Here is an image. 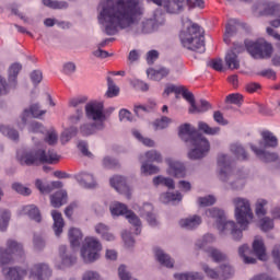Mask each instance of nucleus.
<instances>
[{"instance_id": "79ce46f5", "label": "nucleus", "mask_w": 280, "mask_h": 280, "mask_svg": "<svg viewBox=\"0 0 280 280\" xmlns=\"http://www.w3.org/2000/svg\"><path fill=\"white\" fill-rule=\"evenodd\" d=\"M153 210L152 205L150 203H145L143 206V211L142 215H144L147 218V222L150 224V226H156V224H159V222L156 221V217L154 215V213L150 212Z\"/></svg>"}, {"instance_id": "412c9836", "label": "nucleus", "mask_w": 280, "mask_h": 280, "mask_svg": "<svg viewBox=\"0 0 280 280\" xmlns=\"http://www.w3.org/2000/svg\"><path fill=\"white\" fill-rule=\"evenodd\" d=\"M262 140L259 141L260 150H266V148H277L279 145V140L277 137L269 130L261 131Z\"/></svg>"}, {"instance_id": "6ab92c4d", "label": "nucleus", "mask_w": 280, "mask_h": 280, "mask_svg": "<svg viewBox=\"0 0 280 280\" xmlns=\"http://www.w3.org/2000/svg\"><path fill=\"white\" fill-rule=\"evenodd\" d=\"M59 255L61 257V264L57 265V268L59 270H62L63 268H69L70 266H73L77 261V257L73 254H67V246L61 245L59 247Z\"/></svg>"}, {"instance_id": "393cba45", "label": "nucleus", "mask_w": 280, "mask_h": 280, "mask_svg": "<svg viewBox=\"0 0 280 280\" xmlns=\"http://www.w3.org/2000/svg\"><path fill=\"white\" fill-rule=\"evenodd\" d=\"M202 224V218L200 215H192L190 218L182 219L179 221V225L182 229H186L187 231H194V229H198Z\"/></svg>"}, {"instance_id": "de8ad7c7", "label": "nucleus", "mask_w": 280, "mask_h": 280, "mask_svg": "<svg viewBox=\"0 0 280 280\" xmlns=\"http://www.w3.org/2000/svg\"><path fill=\"white\" fill-rule=\"evenodd\" d=\"M43 4L46 8H51V10H67L69 8V4L65 1L43 0Z\"/></svg>"}, {"instance_id": "20e7f679", "label": "nucleus", "mask_w": 280, "mask_h": 280, "mask_svg": "<svg viewBox=\"0 0 280 280\" xmlns=\"http://www.w3.org/2000/svg\"><path fill=\"white\" fill-rule=\"evenodd\" d=\"M179 40L182 46L189 51H196L197 54L207 51L205 47V30L196 23L179 33Z\"/></svg>"}, {"instance_id": "ea45409f", "label": "nucleus", "mask_w": 280, "mask_h": 280, "mask_svg": "<svg viewBox=\"0 0 280 280\" xmlns=\"http://www.w3.org/2000/svg\"><path fill=\"white\" fill-rule=\"evenodd\" d=\"M23 69V66L20 63H13L9 68V82L11 86H16V78H19V73Z\"/></svg>"}, {"instance_id": "3c124183", "label": "nucleus", "mask_w": 280, "mask_h": 280, "mask_svg": "<svg viewBox=\"0 0 280 280\" xmlns=\"http://www.w3.org/2000/svg\"><path fill=\"white\" fill-rule=\"evenodd\" d=\"M249 247L244 244L238 248V255L240 257H242L244 264H256L257 259L253 258V257H248L246 256V253H248Z\"/></svg>"}, {"instance_id": "f3484780", "label": "nucleus", "mask_w": 280, "mask_h": 280, "mask_svg": "<svg viewBox=\"0 0 280 280\" xmlns=\"http://www.w3.org/2000/svg\"><path fill=\"white\" fill-rule=\"evenodd\" d=\"M249 145L250 150L260 161H262V163H275V161L279 160V155L275 152H268L266 149H259L255 144Z\"/></svg>"}, {"instance_id": "f704fd0d", "label": "nucleus", "mask_w": 280, "mask_h": 280, "mask_svg": "<svg viewBox=\"0 0 280 280\" xmlns=\"http://www.w3.org/2000/svg\"><path fill=\"white\" fill-rule=\"evenodd\" d=\"M67 202V191L59 190L50 196V203L51 207H55V209H59V207H62V205H66Z\"/></svg>"}, {"instance_id": "4be33fe9", "label": "nucleus", "mask_w": 280, "mask_h": 280, "mask_svg": "<svg viewBox=\"0 0 280 280\" xmlns=\"http://www.w3.org/2000/svg\"><path fill=\"white\" fill-rule=\"evenodd\" d=\"M47 110H40V105L38 104H33L30 106V109H24L23 114L21 116L22 119V125L26 126L27 125V117L32 115V117H35V119H38V117H43Z\"/></svg>"}, {"instance_id": "39448f33", "label": "nucleus", "mask_w": 280, "mask_h": 280, "mask_svg": "<svg viewBox=\"0 0 280 280\" xmlns=\"http://www.w3.org/2000/svg\"><path fill=\"white\" fill-rule=\"evenodd\" d=\"M60 161V155L56 153L55 150H33L23 153L20 158L21 165H27L28 167L32 165H40L43 163H48L49 165H54V163H58Z\"/></svg>"}, {"instance_id": "58836bf2", "label": "nucleus", "mask_w": 280, "mask_h": 280, "mask_svg": "<svg viewBox=\"0 0 280 280\" xmlns=\"http://www.w3.org/2000/svg\"><path fill=\"white\" fill-rule=\"evenodd\" d=\"M212 108L213 105H211V103H209L207 100H200L199 105H196L195 103L192 107L189 108V113H207Z\"/></svg>"}, {"instance_id": "864d4df0", "label": "nucleus", "mask_w": 280, "mask_h": 280, "mask_svg": "<svg viewBox=\"0 0 280 280\" xmlns=\"http://www.w3.org/2000/svg\"><path fill=\"white\" fill-rule=\"evenodd\" d=\"M75 135H78V128L70 127L69 129H66L61 133V143H69V141H71Z\"/></svg>"}, {"instance_id": "c85d7f7f", "label": "nucleus", "mask_w": 280, "mask_h": 280, "mask_svg": "<svg viewBox=\"0 0 280 280\" xmlns=\"http://www.w3.org/2000/svg\"><path fill=\"white\" fill-rule=\"evenodd\" d=\"M35 187L40 191V194H51L54 189H62V182H51L50 185H43V180L36 179Z\"/></svg>"}, {"instance_id": "2eb2a0df", "label": "nucleus", "mask_w": 280, "mask_h": 280, "mask_svg": "<svg viewBox=\"0 0 280 280\" xmlns=\"http://www.w3.org/2000/svg\"><path fill=\"white\" fill-rule=\"evenodd\" d=\"M84 104H86V97L80 96L75 98H71L69 102V106H72V108H77V116L70 117L71 124H78L80 119H82V115H84Z\"/></svg>"}, {"instance_id": "680f3d73", "label": "nucleus", "mask_w": 280, "mask_h": 280, "mask_svg": "<svg viewBox=\"0 0 280 280\" xmlns=\"http://www.w3.org/2000/svg\"><path fill=\"white\" fill-rule=\"evenodd\" d=\"M133 137H136V139H138V141H141V143H143V145H147V148H154V142L152 139L150 138H143V136H141V132L135 130L132 132Z\"/></svg>"}, {"instance_id": "6e6d98bb", "label": "nucleus", "mask_w": 280, "mask_h": 280, "mask_svg": "<svg viewBox=\"0 0 280 280\" xmlns=\"http://www.w3.org/2000/svg\"><path fill=\"white\" fill-rule=\"evenodd\" d=\"M145 159L149 163H162L163 162V156L156 150H151V151L147 152Z\"/></svg>"}, {"instance_id": "338daca9", "label": "nucleus", "mask_w": 280, "mask_h": 280, "mask_svg": "<svg viewBox=\"0 0 280 280\" xmlns=\"http://www.w3.org/2000/svg\"><path fill=\"white\" fill-rule=\"evenodd\" d=\"M202 270L210 279L220 280V271H215L214 269L209 268L207 265L202 266Z\"/></svg>"}, {"instance_id": "09e8293b", "label": "nucleus", "mask_w": 280, "mask_h": 280, "mask_svg": "<svg viewBox=\"0 0 280 280\" xmlns=\"http://www.w3.org/2000/svg\"><path fill=\"white\" fill-rule=\"evenodd\" d=\"M153 184L155 186L164 185V187H167L168 189H174L176 187V185L174 184V179H172L170 177H163V176L154 177Z\"/></svg>"}, {"instance_id": "7c9ffc66", "label": "nucleus", "mask_w": 280, "mask_h": 280, "mask_svg": "<svg viewBox=\"0 0 280 280\" xmlns=\"http://www.w3.org/2000/svg\"><path fill=\"white\" fill-rule=\"evenodd\" d=\"M230 152H232L238 161H248V153L246 152V149H244V147L238 142L230 145Z\"/></svg>"}, {"instance_id": "b1692460", "label": "nucleus", "mask_w": 280, "mask_h": 280, "mask_svg": "<svg viewBox=\"0 0 280 280\" xmlns=\"http://www.w3.org/2000/svg\"><path fill=\"white\" fill-rule=\"evenodd\" d=\"M75 180L81 185V187H85V189H93L95 187V177L89 173H79L75 175Z\"/></svg>"}, {"instance_id": "a18cd8bd", "label": "nucleus", "mask_w": 280, "mask_h": 280, "mask_svg": "<svg viewBox=\"0 0 280 280\" xmlns=\"http://www.w3.org/2000/svg\"><path fill=\"white\" fill-rule=\"evenodd\" d=\"M161 200L164 203L167 202H180L183 200V194L180 192H165L161 195Z\"/></svg>"}, {"instance_id": "4c0bfd02", "label": "nucleus", "mask_w": 280, "mask_h": 280, "mask_svg": "<svg viewBox=\"0 0 280 280\" xmlns=\"http://www.w3.org/2000/svg\"><path fill=\"white\" fill-rule=\"evenodd\" d=\"M260 14L261 16H280V4H275L272 2L265 3Z\"/></svg>"}, {"instance_id": "603ef678", "label": "nucleus", "mask_w": 280, "mask_h": 280, "mask_svg": "<svg viewBox=\"0 0 280 280\" xmlns=\"http://www.w3.org/2000/svg\"><path fill=\"white\" fill-rule=\"evenodd\" d=\"M226 104H234L235 106H242L244 103V95L240 93H233L226 96Z\"/></svg>"}, {"instance_id": "5701e85b", "label": "nucleus", "mask_w": 280, "mask_h": 280, "mask_svg": "<svg viewBox=\"0 0 280 280\" xmlns=\"http://www.w3.org/2000/svg\"><path fill=\"white\" fill-rule=\"evenodd\" d=\"M2 272L5 279H9V280H23V278L27 276V270L19 267L3 268Z\"/></svg>"}, {"instance_id": "c9c22d12", "label": "nucleus", "mask_w": 280, "mask_h": 280, "mask_svg": "<svg viewBox=\"0 0 280 280\" xmlns=\"http://www.w3.org/2000/svg\"><path fill=\"white\" fill-rule=\"evenodd\" d=\"M237 25H240V22L237 20L233 19L230 20L225 26V34L223 37L224 43L229 45L231 43V36H233L237 32Z\"/></svg>"}, {"instance_id": "473e14b6", "label": "nucleus", "mask_w": 280, "mask_h": 280, "mask_svg": "<svg viewBox=\"0 0 280 280\" xmlns=\"http://www.w3.org/2000/svg\"><path fill=\"white\" fill-rule=\"evenodd\" d=\"M185 0H167V3L164 5L168 14H178L183 12V5Z\"/></svg>"}, {"instance_id": "f8f14e48", "label": "nucleus", "mask_w": 280, "mask_h": 280, "mask_svg": "<svg viewBox=\"0 0 280 280\" xmlns=\"http://www.w3.org/2000/svg\"><path fill=\"white\" fill-rule=\"evenodd\" d=\"M213 242H215V236H213V234H206L197 246L198 248L206 250V253H208V257H210L215 264L226 261V255H224L222 252L215 247H207L208 244H213Z\"/></svg>"}, {"instance_id": "37998d69", "label": "nucleus", "mask_w": 280, "mask_h": 280, "mask_svg": "<svg viewBox=\"0 0 280 280\" xmlns=\"http://www.w3.org/2000/svg\"><path fill=\"white\" fill-rule=\"evenodd\" d=\"M0 132L11 141H19V131L16 129L0 125Z\"/></svg>"}, {"instance_id": "9d476101", "label": "nucleus", "mask_w": 280, "mask_h": 280, "mask_svg": "<svg viewBox=\"0 0 280 280\" xmlns=\"http://www.w3.org/2000/svg\"><path fill=\"white\" fill-rule=\"evenodd\" d=\"M164 24L165 15L161 11H154L152 18L145 19L140 23L136 34H152Z\"/></svg>"}, {"instance_id": "9b49d317", "label": "nucleus", "mask_w": 280, "mask_h": 280, "mask_svg": "<svg viewBox=\"0 0 280 280\" xmlns=\"http://www.w3.org/2000/svg\"><path fill=\"white\" fill-rule=\"evenodd\" d=\"M112 215H125L127 220L136 226V235L141 233V220L135 212L128 210V207L121 202H116L110 207Z\"/></svg>"}, {"instance_id": "4d7b16f0", "label": "nucleus", "mask_w": 280, "mask_h": 280, "mask_svg": "<svg viewBox=\"0 0 280 280\" xmlns=\"http://www.w3.org/2000/svg\"><path fill=\"white\" fill-rule=\"evenodd\" d=\"M220 280L231 279L233 277V268L230 265H222L219 269Z\"/></svg>"}, {"instance_id": "f03ea898", "label": "nucleus", "mask_w": 280, "mask_h": 280, "mask_svg": "<svg viewBox=\"0 0 280 280\" xmlns=\"http://www.w3.org/2000/svg\"><path fill=\"white\" fill-rule=\"evenodd\" d=\"M235 207V218L241 229H237V224L234 221H226L224 211L218 208H211L206 210L207 218H212L217 222V229L220 233H231L233 240L240 242L244 236L242 231H246L250 221L253 220V210L250 209V201L248 199L236 197L233 199Z\"/></svg>"}, {"instance_id": "5fc2aeb1", "label": "nucleus", "mask_w": 280, "mask_h": 280, "mask_svg": "<svg viewBox=\"0 0 280 280\" xmlns=\"http://www.w3.org/2000/svg\"><path fill=\"white\" fill-rule=\"evenodd\" d=\"M179 95L186 100L190 104V108L196 104V98L194 97V93L189 92L185 86H179Z\"/></svg>"}, {"instance_id": "a19ab883", "label": "nucleus", "mask_w": 280, "mask_h": 280, "mask_svg": "<svg viewBox=\"0 0 280 280\" xmlns=\"http://www.w3.org/2000/svg\"><path fill=\"white\" fill-rule=\"evenodd\" d=\"M198 130H200L205 135H209L210 137H215V135H220V127H211L205 121L198 122Z\"/></svg>"}, {"instance_id": "f257e3e1", "label": "nucleus", "mask_w": 280, "mask_h": 280, "mask_svg": "<svg viewBox=\"0 0 280 280\" xmlns=\"http://www.w3.org/2000/svg\"><path fill=\"white\" fill-rule=\"evenodd\" d=\"M98 10V23L104 25L107 36H115L118 30H128L145 12L140 0H103Z\"/></svg>"}, {"instance_id": "dca6fc26", "label": "nucleus", "mask_w": 280, "mask_h": 280, "mask_svg": "<svg viewBox=\"0 0 280 280\" xmlns=\"http://www.w3.org/2000/svg\"><path fill=\"white\" fill-rule=\"evenodd\" d=\"M110 186L118 191V194H125L126 198L130 200V188L126 184V178L124 176L116 175L109 180Z\"/></svg>"}, {"instance_id": "7ed1b4c3", "label": "nucleus", "mask_w": 280, "mask_h": 280, "mask_svg": "<svg viewBox=\"0 0 280 280\" xmlns=\"http://www.w3.org/2000/svg\"><path fill=\"white\" fill-rule=\"evenodd\" d=\"M178 136L185 143H190L192 150L188 152V159L190 161H198V159H205L209 150H211V144L209 140L199 133L196 128L191 127L189 124H184L179 127Z\"/></svg>"}, {"instance_id": "774afa93", "label": "nucleus", "mask_w": 280, "mask_h": 280, "mask_svg": "<svg viewBox=\"0 0 280 280\" xmlns=\"http://www.w3.org/2000/svg\"><path fill=\"white\" fill-rule=\"evenodd\" d=\"M82 280H102L97 271H85L83 273Z\"/></svg>"}, {"instance_id": "423d86ee", "label": "nucleus", "mask_w": 280, "mask_h": 280, "mask_svg": "<svg viewBox=\"0 0 280 280\" xmlns=\"http://www.w3.org/2000/svg\"><path fill=\"white\" fill-rule=\"evenodd\" d=\"M23 245L12 238L7 241V248L0 247V266L12 264L16 257H23Z\"/></svg>"}, {"instance_id": "0e129e2a", "label": "nucleus", "mask_w": 280, "mask_h": 280, "mask_svg": "<svg viewBox=\"0 0 280 280\" xmlns=\"http://www.w3.org/2000/svg\"><path fill=\"white\" fill-rule=\"evenodd\" d=\"M268 205V201H266V199H259L256 203V215H258V218H261L262 215H266V209L264 207H266Z\"/></svg>"}, {"instance_id": "0eeeda50", "label": "nucleus", "mask_w": 280, "mask_h": 280, "mask_svg": "<svg viewBox=\"0 0 280 280\" xmlns=\"http://www.w3.org/2000/svg\"><path fill=\"white\" fill-rule=\"evenodd\" d=\"M100 253H102V243L100 240L93 236L85 238V244L81 248V257L85 264H93L100 259Z\"/></svg>"}, {"instance_id": "2f4dec72", "label": "nucleus", "mask_w": 280, "mask_h": 280, "mask_svg": "<svg viewBox=\"0 0 280 280\" xmlns=\"http://www.w3.org/2000/svg\"><path fill=\"white\" fill-rule=\"evenodd\" d=\"M22 213H24V215H28V218L35 222L39 223L43 221L40 210H38V208L34 205L25 206L22 210Z\"/></svg>"}, {"instance_id": "1a4fd4ad", "label": "nucleus", "mask_w": 280, "mask_h": 280, "mask_svg": "<svg viewBox=\"0 0 280 280\" xmlns=\"http://www.w3.org/2000/svg\"><path fill=\"white\" fill-rule=\"evenodd\" d=\"M85 115L92 121H98V130H104V121H106V114H104V103L90 102L85 105Z\"/></svg>"}, {"instance_id": "a211bd4d", "label": "nucleus", "mask_w": 280, "mask_h": 280, "mask_svg": "<svg viewBox=\"0 0 280 280\" xmlns=\"http://www.w3.org/2000/svg\"><path fill=\"white\" fill-rule=\"evenodd\" d=\"M30 277L37 280H47L51 277V269L46 264H37L31 269Z\"/></svg>"}, {"instance_id": "a878e982", "label": "nucleus", "mask_w": 280, "mask_h": 280, "mask_svg": "<svg viewBox=\"0 0 280 280\" xmlns=\"http://www.w3.org/2000/svg\"><path fill=\"white\" fill-rule=\"evenodd\" d=\"M52 220H54V232L57 237L62 235V229H65V219H62V213L58 212V210L51 211Z\"/></svg>"}, {"instance_id": "e433bc0d", "label": "nucleus", "mask_w": 280, "mask_h": 280, "mask_svg": "<svg viewBox=\"0 0 280 280\" xmlns=\"http://www.w3.org/2000/svg\"><path fill=\"white\" fill-rule=\"evenodd\" d=\"M68 237L72 248H78L82 242V231H80V229L71 228L69 230Z\"/></svg>"}, {"instance_id": "e2e57ef3", "label": "nucleus", "mask_w": 280, "mask_h": 280, "mask_svg": "<svg viewBox=\"0 0 280 280\" xmlns=\"http://www.w3.org/2000/svg\"><path fill=\"white\" fill-rule=\"evenodd\" d=\"M198 202L200 207H211L215 205V197L209 195L207 197H199Z\"/></svg>"}, {"instance_id": "bf43d9fd", "label": "nucleus", "mask_w": 280, "mask_h": 280, "mask_svg": "<svg viewBox=\"0 0 280 280\" xmlns=\"http://www.w3.org/2000/svg\"><path fill=\"white\" fill-rule=\"evenodd\" d=\"M10 222V212L0 209V231H5Z\"/></svg>"}, {"instance_id": "49530a36", "label": "nucleus", "mask_w": 280, "mask_h": 280, "mask_svg": "<svg viewBox=\"0 0 280 280\" xmlns=\"http://www.w3.org/2000/svg\"><path fill=\"white\" fill-rule=\"evenodd\" d=\"M97 128V122L85 124L80 127V133L82 135V137H91V135H95L96 130H98Z\"/></svg>"}, {"instance_id": "bb28decb", "label": "nucleus", "mask_w": 280, "mask_h": 280, "mask_svg": "<svg viewBox=\"0 0 280 280\" xmlns=\"http://www.w3.org/2000/svg\"><path fill=\"white\" fill-rule=\"evenodd\" d=\"M147 75L150 80H154L155 82H161L163 78H167L170 75V69L162 67L159 69L150 68L147 70Z\"/></svg>"}, {"instance_id": "cd10ccee", "label": "nucleus", "mask_w": 280, "mask_h": 280, "mask_svg": "<svg viewBox=\"0 0 280 280\" xmlns=\"http://www.w3.org/2000/svg\"><path fill=\"white\" fill-rule=\"evenodd\" d=\"M253 250L256 257L260 261H266L268 259V255L266 254V245L264 244V240L255 238L253 243Z\"/></svg>"}, {"instance_id": "ddd939ff", "label": "nucleus", "mask_w": 280, "mask_h": 280, "mask_svg": "<svg viewBox=\"0 0 280 280\" xmlns=\"http://www.w3.org/2000/svg\"><path fill=\"white\" fill-rule=\"evenodd\" d=\"M231 156L226 154H219L218 156V167H219V178L223 183H229L233 176V166H231Z\"/></svg>"}, {"instance_id": "8fccbe9b", "label": "nucleus", "mask_w": 280, "mask_h": 280, "mask_svg": "<svg viewBox=\"0 0 280 280\" xmlns=\"http://www.w3.org/2000/svg\"><path fill=\"white\" fill-rule=\"evenodd\" d=\"M107 97H117L119 95V86H116L115 81L110 77H107Z\"/></svg>"}, {"instance_id": "69168bd1", "label": "nucleus", "mask_w": 280, "mask_h": 280, "mask_svg": "<svg viewBox=\"0 0 280 280\" xmlns=\"http://www.w3.org/2000/svg\"><path fill=\"white\" fill-rule=\"evenodd\" d=\"M142 174H149L152 176V174H159V168L152 164L143 163L141 166Z\"/></svg>"}, {"instance_id": "aec40b11", "label": "nucleus", "mask_w": 280, "mask_h": 280, "mask_svg": "<svg viewBox=\"0 0 280 280\" xmlns=\"http://www.w3.org/2000/svg\"><path fill=\"white\" fill-rule=\"evenodd\" d=\"M166 163L168 165V174L170 176H174L175 178H185V165L180 162L173 161L172 159H167Z\"/></svg>"}, {"instance_id": "13d9d810", "label": "nucleus", "mask_w": 280, "mask_h": 280, "mask_svg": "<svg viewBox=\"0 0 280 280\" xmlns=\"http://www.w3.org/2000/svg\"><path fill=\"white\" fill-rule=\"evenodd\" d=\"M170 124H172V118H170L167 116H163L161 119H156L153 122V126H154L155 130H164V128H167V126H170Z\"/></svg>"}, {"instance_id": "4468645a", "label": "nucleus", "mask_w": 280, "mask_h": 280, "mask_svg": "<svg viewBox=\"0 0 280 280\" xmlns=\"http://www.w3.org/2000/svg\"><path fill=\"white\" fill-rule=\"evenodd\" d=\"M244 46L242 44H234L233 48L230 49L225 55V65L228 68L234 70L240 69V58L237 54H242Z\"/></svg>"}, {"instance_id": "6e6552de", "label": "nucleus", "mask_w": 280, "mask_h": 280, "mask_svg": "<svg viewBox=\"0 0 280 280\" xmlns=\"http://www.w3.org/2000/svg\"><path fill=\"white\" fill-rule=\"evenodd\" d=\"M245 47L252 58L256 60L270 58V56H272V45L266 42L245 40Z\"/></svg>"}, {"instance_id": "c756f323", "label": "nucleus", "mask_w": 280, "mask_h": 280, "mask_svg": "<svg viewBox=\"0 0 280 280\" xmlns=\"http://www.w3.org/2000/svg\"><path fill=\"white\" fill-rule=\"evenodd\" d=\"M155 258L161 266L165 268H174V259L170 255L165 254L161 248H155Z\"/></svg>"}, {"instance_id": "052dcab7", "label": "nucleus", "mask_w": 280, "mask_h": 280, "mask_svg": "<svg viewBox=\"0 0 280 280\" xmlns=\"http://www.w3.org/2000/svg\"><path fill=\"white\" fill-rule=\"evenodd\" d=\"M260 229L265 232L272 231L275 229V222L272 219L265 217L260 220Z\"/></svg>"}, {"instance_id": "c03bdc74", "label": "nucleus", "mask_w": 280, "mask_h": 280, "mask_svg": "<svg viewBox=\"0 0 280 280\" xmlns=\"http://www.w3.org/2000/svg\"><path fill=\"white\" fill-rule=\"evenodd\" d=\"M174 279L176 280H202L205 277L199 272H185V273H175Z\"/></svg>"}, {"instance_id": "72a5a7b5", "label": "nucleus", "mask_w": 280, "mask_h": 280, "mask_svg": "<svg viewBox=\"0 0 280 280\" xmlns=\"http://www.w3.org/2000/svg\"><path fill=\"white\" fill-rule=\"evenodd\" d=\"M95 233L101 235L102 240H105L106 242H115V235L108 232V225L104 223H97L95 225Z\"/></svg>"}]
</instances>
